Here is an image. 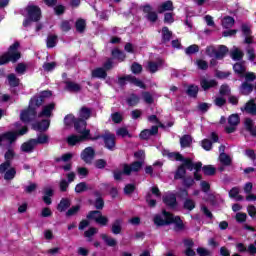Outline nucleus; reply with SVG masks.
I'll list each match as a JSON object with an SVG mask.
<instances>
[{
	"label": "nucleus",
	"mask_w": 256,
	"mask_h": 256,
	"mask_svg": "<svg viewBox=\"0 0 256 256\" xmlns=\"http://www.w3.org/2000/svg\"><path fill=\"white\" fill-rule=\"evenodd\" d=\"M219 159L222 165H231V157H229L227 154L221 153Z\"/></svg>",
	"instance_id": "8fccbe9b"
},
{
	"label": "nucleus",
	"mask_w": 256,
	"mask_h": 256,
	"mask_svg": "<svg viewBox=\"0 0 256 256\" xmlns=\"http://www.w3.org/2000/svg\"><path fill=\"white\" fill-rule=\"evenodd\" d=\"M15 157L13 150H8L5 153V162L0 165V173H5L11 167V160Z\"/></svg>",
	"instance_id": "1a4fd4ad"
},
{
	"label": "nucleus",
	"mask_w": 256,
	"mask_h": 256,
	"mask_svg": "<svg viewBox=\"0 0 256 256\" xmlns=\"http://www.w3.org/2000/svg\"><path fill=\"white\" fill-rule=\"evenodd\" d=\"M242 33L245 35V43L251 45L253 43V37L251 36V28L249 27V25H242Z\"/></svg>",
	"instance_id": "aec40b11"
},
{
	"label": "nucleus",
	"mask_w": 256,
	"mask_h": 256,
	"mask_svg": "<svg viewBox=\"0 0 256 256\" xmlns=\"http://www.w3.org/2000/svg\"><path fill=\"white\" fill-rule=\"evenodd\" d=\"M163 202L168 207L173 208L175 205H177V198L175 197V194L168 192L163 196Z\"/></svg>",
	"instance_id": "4468645a"
},
{
	"label": "nucleus",
	"mask_w": 256,
	"mask_h": 256,
	"mask_svg": "<svg viewBox=\"0 0 256 256\" xmlns=\"http://www.w3.org/2000/svg\"><path fill=\"white\" fill-rule=\"evenodd\" d=\"M228 123H229V126L225 127L226 133H234L236 127L239 125V115L232 114L228 118Z\"/></svg>",
	"instance_id": "9d476101"
},
{
	"label": "nucleus",
	"mask_w": 256,
	"mask_h": 256,
	"mask_svg": "<svg viewBox=\"0 0 256 256\" xmlns=\"http://www.w3.org/2000/svg\"><path fill=\"white\" fill-rule=\"evenodd\" d=\"M196 65H197L198 69H202L203 71H205L207 69V67H209V64H207V61H205V60H198L196 62Z\"/></svg>",
	"instance_id": "338daca9"
},
{
	"label": "nucleus",
	"mask_w": 256,
	"mask_h": 256,
	"mask_svg": "<svg viewBox=\"0 0 256 256\" xmlns=\"http://www.w3.org/2000/svg\"><path fill=\"white\" fill-rule=\"evenodd\" d=\"M206 54L209 57H215L217 59V49H215L214 46H208L206 48Z\"/></svg>",
	"instance_id": "4d7b16f0"
},
{
	"label": "nucleus",
	"mask_w": 256,
	"mask_h": 256,
	"mask_svg": "<svg viewBox=\"0 0 256 256\" xmlns=\"http://www.w3.org/2000/svg\"><path fill=\"white\" fill-rule=\"evenodd\" d=\"M70 206H71V201H69V199L63 198L58 204L57 209L58 211L63 212V211H67V209H69Z\"/></svg>",
	"instance_id": "2f4dec72"
},
{
	"label": "nucleus",
	"mask_w": 256,
	"mask_h": 256,
	"mask_svg": "<svg viewBox=\"0 0 256 256\" xmlns=\"http://www.w3.org/2000/svg\"><path fill=\"white\" fill-rule=\"evenodd\" d=\"M143 11L144 13H146L148 21H152L153 23L157 21V12L153 11V8L151 6H144Z\"/></svg>",
	"instance_id": "dca6fc26"
},
{
	"label": "nucleus",
	"mask_w": 256,
	"mask_h": 256,
	"mask_svg": "<svg viewBox=\"0 0 256 256\" xmlns=\"http://www.w3.org/2000/svg\"><path fill=\"white\" fill-rule=\"evenodd\" d=\"M172 35L173 34L171 33V31H169V28H167V27L162 28V41H164V43L171 41Z\"/></svg>",
	"instance_id": "a19ab883"
},
{
	"label": "nucleus",
	"mask_w": 256,
	"mask_h": 256,
	"mask_svg": "<svg viewBox=\"0 0 256 256\" xmlns=\"http://www.w3.org/2000/svg\"><path fill=\"white\" fill-rule=\"evenodd\" d=\"M73 159V154L72 153H66L60 157H57L55 159L56 163H69Z\"/></svg>",
	"instance_id": "e433bc0d"
},
{
	"label": "nucleus",
	"mask_w": 256,
	"mask_h": 256,
	"mask_svg": "<svg viewBox=\"0 0 256 256\" xmlns=\"http://www.w3.org/2000/svg\"><path fill=\"white\" fill-rule=\"evenodd\" d=\"M101 216V211H92L88 214L87 218L88 219H93L94 221L97 222V219Z\"/></svg>",
	"instance_id": "0e129e2a"
},
{
	"label": "nucleus",
	"mask_w": 256,
	"mask_h": 256,
	"mask_svg": "<svg viewBox=\"0 0 256 256\" xmlns=\"http://www.w3.org/2000/svg\"><path fill=\"white\" fill-rule=\"evenodd\" d=\"M4 179L6 181H11V179H15V175H17V170L15 168H8L5 170Z\"/></svg>",
	"instance_id": "c9c22d12"
},
{
	"label": "nucleus",
	"mask_w": 256,
	"mask_h": 256,
	"mask_svg": "<svg viewBox=\"0 0 256 256\" xmlns=\"http://www.w3.org/2000/svg\"><path fill=\"white\" fill-rule=\"evenodd\" d=\"M57 67V63L55 62H46L43 64L44 71H53Z\"/></svg>",
	"instance_id": "13d9d810"
},
{
	"label": "nucleus",
	"mask_w": 256,
	"mask_h": 256,
	"mask_svg": "<svg viewBox=\"0 0 256 256\" xmlns=\"http://www.w3.org/2000/svg\"><path fill=\"white\" fill-rule=\"evenodd\" d=\"M55 45H57V36L49 35L47 38V47L49 49H52V47H55Z\"/></svg>",
	"instance_id": "49530a36"
},
{
	"label": "nucleus",
	"mask_w": 256,
	"mask_h": 256,
	"mask_svg": "<svg viewBox=\"0 0 256 256\" xmlns=\"http://www.w3.org/2000/svg\"><path fill=\"white\" fill-rule=\"evenodd\" d=\"M192 141H193V139L191 138L190 135H184V136L180 139V145H181L182 148L190 147Z\"/></svg>",
	"instance_id": "58836bf2"
},
{
	"label": "nucleus",
	"mask_w": 256,
	"mask_h": 256,
	"mask_svg": "<svg viewBox=\"0 0 256 256\" xmlns=\"http://www.w3.org/2000/svg\"><path fill=\"white\" fill-rule=\"evenodd\" d=\"M64 123L65 125H73L74 123V127L77 131V133H80V135H70L67 138V143L68 145H77V143H81V141H87V139H91V137H89V133L90 131L87 130V122L84 120H75V116L74 115H67L64 118Z\"/></svg>",
	"instance_id": "f257e3e1"
},
{
	"label": "nucleus",
	"mask_w": 256,
	"mask_h": 256,
	"mask_svg": "<svg viewBox=\"0 0 256 256\" xmlns=\"http://www.w3.org/2000/svg\"><path fill=\"white\" fill-rule=\"evenodd\" d=\"M246 113H250V115H256V104L255 100H250L245 106Z\"/></svg>",
	"instance_id": "473e14b6"
},
{
	"label": "nucleus",
	"mask_w": 256,
	"mask_h": 256,
	"mask_svg": "<svg viewBox=\"0 0 256 256\" xmlns=\"http://www.w3.org/2000/svg\"><path fill=\"white\" fill-rule=\"evenodd\" d=\"M25 133H27V127H23L19 133L17 132H7L5 134H2L0 136V145H7V143L9 145H11V143H13V141H15L17 139V135H25Z\"/></svg>",
	"instance_id": "6e6552de"
},
{
	"label": "nucleus",
	"mask_w": 256,
	"mask_h": 256,
	"mask_svg": "<svg viewBox=\"0 0 256 256\" xmlns=\"http://www.w3.org/2000/svg\"><path fill=\"white\" fill-rule=\"evenodd\" d=\"M200 85L204 91H209V89L217 87V81L215 79L202 78L200 81Z\"/></svg>",
	"instance_id": "ddd939ff"
},
{
	"label": "nucleus",
	"mask_w": 256,
	"mask_h": 256,
	"mask_svg": "<svg viewBox=\"0 0 256 256\" xmlns=\"http://www.w3.org/2000/svg\"><path fill=\"white\" fill-rule=\"evenodd\" d=\"M242 95H249V93H251V91H253V85L247 83V82H244L241 86V89H240Z\"/></svg>",
	"instance_id": "37998d69"
},
{
	"label": "nucleus",
	"mask_w": 256,
	"mask_h": 256,
	"mask_svg": "<svg viewBox=\"0 0 256 256\" xmlns=\"http://www.w3.org/2000/svg\"><path fill=\"white\" fill-rule=\"evenodd\" d=\"M117 137H131V134H129V130L125 127L118 128L116 130Z\"/></svg>",
	"instance_id": "09e8293b"
},
{
	"label": "nucleus",
	"mask_w": 256,
	"mask_h": 256,
	"mask_svg": "<svg viewBox=\"0 0 256 256\" xmlns=\"http://www.w3.org/2000/svg\"><path fill=\"white\" fill-rule=\"evenodd\" d=\"M121 225H123V220L117 219L112 224V233L114 235H119L121 233Z\"/></svg>",
	"instance_id": "c85d7f7f"
},
{
	"label": "nucleus",
	"mask_w": 256,
	"mask_h": 256,
	"mask_svg": "<svg viewBox=\"0 0 256 256\" xmlns=\"http://www.w3.org/2000/svg\"><path fill=\"white\" fill-rule=\"evenodd\" d=\"M228 51L229 49L227 48V46L225 45L219 46L218 50H216V59H223V57H225Z\"/></svg>",
	"instance_id": "72a5a7b5"
},
{
	"label": "nucleus",
	"mask_w": 256,
	"mask_h": 256,
	"mask_svg": "<svg viewBox=\"0 0 256 256\" xmlns=\"http://www.w3.org/2000/svg\"><path fill=\"white\" fill-rule=\"evenodd\" d=\"M28 18L24 20L23 25L29 27L31 21H39L41 19V8L35 5H29L26 8Z\"/></svg>",
	"instance_id": "0eeeda50"
},
{
	"label": "nucleus",
	"mask_w": 256,
	"mask_h": 256,
	"mask_svg": "<svg viewBox=\"0 0 256 256\" xmlns=\"http://www.w3.org/2000/svg\"><path fill=\"white\" fill-rule=\"evenodd\" d=\"M233 69L237 75H240V77H245V71H247V67L245 66V63L238 62L234 64Z\"/></svg>",
	"instance_id": "b1692460"
},
{
	"label": "nucleus",
	"mask_w": 256,
	"mask_h": 256,
	"mask_svg": "<svg viewBox=\"0 0 256 256\" xmlns=\"http://www.w3.org/2000/svg\"><path fill=\"white\" fill-rule=\"evenodd\" d=\"M85 27V20L79 19L78 21H76V31H78V33H83V31H85Z\"/></svg>",
	"instance_id": "3c124183"
},
{
	"label": "nucleus",
	"mask_w": 256,
	"mask_h": 256,
	"mask_svg": "<svg viewBox=\"0 0 256 256\" xmlns=\"http://www.w3.org/2000/svg\"><path fill=\"white\" fill-rule=\"evenodd\" d=\"M229 196L231 199H235L236 201H243V196L239 195V188L234 187L230 190Z\"/></svg>",
	"instance_id": "f704fd0d"
},
{
	"label": "nucleus",
	"mask_w": 256,
	"mask_h": 256,
	"mask_svg": "<svg viewBox=\"0 0 256 256\" xmlns=\"http://www.w3.org/2000/svg\"><path fill=\"white\" fill-rule=\"evenodd\" d=\"M94 157H95V150L92 147H87L81 153V159L82 161H85V163H91Z\"/></svg>",
	"instance_id": "f8f14e48"
},
{
	"label": "nucleus",
	"mask_w": 256,
	"mask_h": 256,
	"mask_svg": "<svg viewBox=\"0 0 256 256\" xmlns=\"http://www.w3.org/2000/svg\"><path fill=\"white\" fill-rule=\"evenodd\" d=\"M199 52V46L198 45H191L188 48H186L185 53L186 55H193V53Z\"/></svg>",
	"instance_id": "6e6d98bb"
},
{
	"label": "nucleus",
	"mask_w": 256,
	"mask_h": 256,
	"mask_svg": "<svg viewBox=\"0 0 256 256\" xmlns=\"http://www.w3.org/2000/svg\"><path fill=\"white\" fill-rule=\"evenodd\" d=\"M100 237L108 247H115L117 245V240L107 234H101Z\"/></svg>",
	"instance_id": "cd10ccee"
},
{
	"label": "nucleus",
	"mask_w": 256,
	"mask_h": 256,
	"mask_svg": "<svg viewBox=\"0 0 256 256\" xmlns=\"http://www.w3.org/2000/svg\"><path fill=\"white\" fill-rule=\"evenodd\" d=\"M80 209H81V206L79 205L73 206L66 212L67 217H73V215H77Z\"/></svg>",
	"instance_id": "864d4df0"
},
{
	"label": "nucleus",
	"mask_w": 256,
	"mask_h": 256,
	"mask_svg": "<svg viewBox=\"0 0 256 256\" xmlns=\"http://www.w3.org/2000/svg\"><path fill=\"white\" fill-rule=\"evenodd\" d=\"M112 55L119 61H124L125 60V53L119 51V49H114L112 50Z\"/></svg>",
	"instance_id": "603ef678"
},
{
	"label": "nucleus",
	"mask_w": 256,
	"mask_h": 256,
	"mask_svg": "<svg viewBox=\"0 0 256 256\" xmlns=\"http://www.w3.org/2000/svg\"><path fill=\"white\" fill-rule=\"evenodd\" d=\"M202 147L205 149V151H211V147H213V144L210 142L209 139H204L202 141Z\"/></svg>",
	"instance_id": "774afa93"
},
{
	"label": "nucleus",
	"mask_w": 256,
	"mask_h": 256,
	"mask_svg": "<svg viewBox=\"0 0 256 256\" xmlns=\"http://www.w3.org/2000/svg\"><path fill=\"white\" fill-rule=\"evenodd\" d=\"M246 51L249 61H255V49L251 46H248Z\"/></svg>",
	"instance_id": "bf43d9fd"
},
{
	"label": "nucleus",
	"mask_w": 256,
	"mask_h": 256,
	"mask_svg": "<svg viewBox=\"0 0 256 256\" xmlns=\"http://www.w3.org/2000/svg\"><path fill=\"white\" fill-rule=\"evenodd\" d=\"M141 167H143V162L141 161H136L131 165L123 164L122 171L121 170L114 171V178L116 179V181H119L122 175H131V173H137V171H139Z\"/></svg>",
	"instance_id": "39448f33"
},
{
	"label": "nucleus",
	"mask_w": 256,
	"mask_h": 256,
	"mask_svg": "<svg viewBox=\"0 0 256 256\" xmlns=\"http://www.w3.org/2000/svg\"><path fill=\"white\" fill-rule=\"evenodd\" d=\"M161 67H163V60L158 59L156 62H153V61L148 62L146 69L150 73H157V71H159Z\"/></svg>",
	"instance_id": "2eb2a0df"
},
{
	"label": "nucleus",
	"mask_w": 256,
	"mask_h": 256,
	"mask_svg": "<svg viewBox=\"0 0 256 256\" xmlns=\"http://www.w3.org/2000/svg\"><path fill=\"white\" fill-rule=\"evenodd\" d=\"M91 117V110L88 108H82L80 110V119L78 121H85Z\"/></svg>",
	"instance_id": "79ce46f5"
},
{
	"label": "nucleus",
	"mask_w": 256,
	"mask_h": 256,
	"mask_svg": "<svg viewBox=\"0 0 256 256\" xmlns=\"http://www.w3.org/2000/svg\"><path fill=\"white\" fill-rule=\"evenodd\" d=\"M75 191L77 193H83V191H87V183L82 182L76 185Z\"/></svg>",
	"instance_id": "e2e57ef3"
},
{
	"label": "nucleus",
	"mask_w": 256,
	"mask_h": 256,
	"mask_svg": "<svg viewBox=\"0 0 256 256\" xmlns=\"http://www.w3.org/2000/svg\"><path fill=\"white\" fill-rule=\"evenodd\" d=\"M103 139L107 149L115 148V134H106L103 136Z\"/></svg>",
	"instance_id": "4be33fe9"
},
{
	"label": "nucleus",
	"mask_w": 256,
	"mask_h": 256,
	"mask_svg": "<svg viewBox=\"0 0 256 256\" xmlns=\"http://www.w3.org/2000/svg\"><path fill=\"white\" fill-rule=\"evenodd\" d=\"M139 100H140L139 96L132 94L127 99V103H128V105H130V107H135V105H137L139 103Z\"/></svg>",
	"instance_id": "a18cd8bd"
},
{
	"label": "nucleus",
	"mask_w": 256,
	"mask_h": 256,
	"mask_svg": "<svg viewBox=\"0 0 256 256\" xmlns=\"http://www.w3.org/2000/svg\"><path fill=\"white\" fill-rule=\"evenodd\" d=\"M36 145H37V140L31 139L30 141L25 142V143L22 144L21 150L24 153H32L33 149H35Z\"/></svg>",
	"instance_id": "a211bd4d"
},
{
	"label": "nucleus",
	"mask_w": 256,
	"mask_h": 256,
	"mask_svg": "<svg viewBox=\"0 0 256 256\" xmlns=\"http://www.w3.org/2000/svg\"><path fill=\"white\" fill-rule=\"evenodd\" d=\"M244 127L249 131L250 134L256 136V125L251 118H246L244 121Z\"/></svg>",
	"instance_id": "5701e85b"
},
{
	"label": "nucleus",
	"mask_w": 256,
	"mask_h": 256,
	"mask_svg": "<svg viewBox=\"0 0 256 256\" xmlns=\"http://www.w3.org/2000/svg\"><path fill=\"white\" fill-rule=\"evenodd\" d=\"M173 9V2L171 0H168L159 5L158 13H165V11H173Z\"/></svg>",
	"instance_id": "393cba45"
},
{
	"label": "nucleus",
	"mask_w": 256,
	"mask_h": 256,
	"mask_svg": "<svg viewBox=\"0 0 256 256\" xmlns=\"http://www.w3.org/2000/svg\"><path fill=\"white\" fill-rule=\"evenodd\" d=\"M8 83L10 87H17V85H19V79L15 74H10L8 75Z\"/></svg>",
	"instance_id": "de8ad7c7"
},
{
	"label": "nucleus",
	"mask_w": 256,
	"mask_h": 256,
	"mask_svg": "<svg viewBox=\"0 0 256 256\" xmlns=\"http://www.w3.org/2000/svg\"><path fill=\"white\" fill-rule=\"evenodd\" d=\"M204 175H215V167L208 165L203 167Z\"/></svg>",
	"instance_id": "680f3d73"
},
{
	"label": "nucleus",
	"mask_w": 256,
	"mask_h": 256,
	"mask_svg": "<svg viewBox=\"0 0 256 256\" xmlns=\"http://www.w3.org/2000/svg\"><path fill=\"white\" fill-rule=\"evenodd\" d=\"M154 223L158 227L163 225H171L173 223L175 225L176 231H181L183 229V221L178 216H173V214L163 210L162 214H158L154 217Z\"/></svg>",
	"instance_id": "7ed1b4c3"
},
{
	"label": "nucleus",
	"mask_w": 256,
	"mask_h": 256,
	"mask_svg": "<svg viewBox=\"0 0 256 256\" xmlns=\"http://www.w3.org/2000/svg\"><path fill=\"white\" fill-rule=\"evenodd\" d=\"M49 125V120H43L42 122L34 126V129H36L37 131H47L49 129Z\"/></svg>",
	"instance_id": "4c0bfd02"
},
{
	"label": "nucleus",
	"mask_w": 256,
	"mask_h": 256,
	"mask_svg": "<svg viewBox=\"0 0 256 256\" xmlns=\"http://www.w3.org/2000/svg\"><path fill=\"white\" fill-rule=\"evenodd\" d=\"M184 207H185V209H188L189 211H193V209H195V201H193L191 199H187L184 202Z\"/></svg>",
	"instance_id": "052dcab7"
},
{
	"label": "nucleus",
	"mask_w": 256,
	"mask_h": 256,
	"mask_svg": "<svg viewBox=\"0 0 256 256\" xmlns=\"http://www.w3.org/2000/svg\"><path fill=\"white\" fill-rule=\"evenodd\" d=\"M186 93L187 95H189V97H197V93H199V86H196V85L188 86Z\"/></svg>",
	"instance_id": "ea45409f"
},
{
	"label": "nucleus",
	"mask_w": 256,
	"mask_h": 256,
	"mask_svg": "<svg viewBox=\"0 0 256 256\" xmlns=\"http://www.w3.org/2000/svg\"><path fill=\"white\" fill-rule=\"evenodd\" d=\"M162 155L164 157H169L172 161H185L183 156L177 152H169L168 150H163Z\"/></svg>",
	"instance_id": "412c9836"
},
{
	"label": "nucleus",
	"mask_w": 256,
	"mask_h": 256,
	"mask_svg": "<svg viewBox=\"0 0 256 256\" xmlns=\"http://www.w3.org/2000/svg\"><path fill=\"white\" fill-rule=\"evenodd\" d=\"M182 163L183 164L178 168L176 172L175 179H183V177H185V173H186L185 168H186V169H189V171H193V169H195L196 172L194 173V177L196 181H201V175L198 172L201 169V167H203V164L201 162H197L193 164L191 159H184Z\"/></svg>",
	"instance_id": "20e7f679"
},
{
	"label": "nucleus",
	"mask_w": 256,
	"mask_h": 256,
	"mask_svg": "<svg viewBox=\"0 0 256 256\" xmlns=\"http://www.w3.org/2000/svg\"><path fill=\"white\" fill-rule=\"evenodd\" d=\"M142 98L148 105H151L153 103V95H151V93L149 92H143Z\"/></svg>",
	"instance_id": "5fc2aeb1"
},
{
	"label": "nucleus",
	"mask_w": 256,
	"mask_h": 256,
	"mask_svg": "<svg viewBox=\"0 0 256 256\" xmlns=\"http://www.w3.org/2000/svg\"><path fill=\"white\" fill-rule=\"evenodd\" d=\"M92 77L97 79H105L107 77V72L103 68H96L92 71Z\"/></svg>",
	"instance_id": "7c9ffc66"
},
{
	"label": "nucleus",
	"mask_w": 256,
	"mask_h": 256,
	"mask_svg": "<svg viewBox=\"0 0 256 256\" xmlns=\"http://www.w3.org/2000/svg\"><path fill=\"white\" fill-rule=\"evenodd\" d=\"M230 56L233 61H241V59H243V51L234 46L230 51Z\"/></svg>",
	"instance_id": "a878e982"
},
{
	"label": "nucleus",
	"mask_w": 256,
	"mask_h": 256,
	"mask_svg": "<svg viewBox=\"0 0 256 256\" xmlns=\"http://www.w3.org/2000/svg\"><path fill=\"white\" fill-rule=\"evenodd\" d=\"M53 109H55V104L54 103H51V104H48L46 106L43 107L42 111L38 114V117L41 118V117H50L51 114L53 113Z\"/></svg>",
	"instance_id": "6ab92c4d"
},
{
	"label": "nucleus",
	"mask_w": 256,
	"mask_h": 256,
	"mask_svg": "<svg viewBox=\"0 0 256 256\" xmlns=\"http://www.w3.org/2000/svg\"><path fill=\"white\" fill-rule=\"evenodd\" d=\"M44 97H51V91H43L40 96H35L30 100L28 109L20 114L23 123H31L37 119V109L43 105Z\"/></svg>",
	"instance_id": "f03ea898"
},
{
	"label": "nucleus",
	"mask_w": 256,
	"mask_h": 256,
	"mask_svg": "<svg viewBox=\"0 0 256 256\" xmlns=\"http://www.w3.org/2000/svg\"><path fill=\"white\" fill-rule=\"evenodd\" d=\"M123 81H128V83H132V85H135L136 87H140V89H145V84H143V81L135 78L134 76L127 75L119 79V83L121 85H123Z\"/></svg>",
	"instance_id": "9b49d317"
},
{
	"label": "nucleus",
	"mask_w": 256,
	"mask_h": 256,
	"mask_svg": "<svg viewBox=\"0 0 256 256\" xmlns=\"http://www.w3.org/2000/svg\"><path fill=\"white\" fill-rule=\"evenodd\" d=\"M157 133H159V126H152L151 129L143 130L140 133V137L141 139H149L151 135H157Z\"/></svg>",
	"instance_id": "f3484780"
},
{
	"label": "nucleus",
	"mask_w": 256,
	"mask_h": 256,
	"mask_svg": "<svg viewBox=\"0 0 256 256\" xmlns=\"http://www.w3.org/2000/svg\"><path fill=\"white\" fill-rule=\"evenodd\" d=\"M222 27H224V29H231V27H233V25H235V19H233V17L231 16H225L222 21Z\"/></svg>",
	"instance_id": "bb28decb"
},
{
	"label": "nucleus",
	"mask_w": 256,
	"mask_h": 256,
	"mask_svg": "<svg viewBox=\"0 0 256 256\" xmlns=\"http://www.w3.org/2000/svg\"><path fill=\"white\" fill-rule=\"evenodd\" d=\"M61 31H70L71 30V23L67 20L62 21L60 24Z\"/></svg>",
	"instance_id": "69168bd1"
},
{
	"label": "nucleus",
	"mask_w": 256,
	"mask_h": 256,
	"mask_svg": "<svg viewBox=\"0 0 256 256\" xmlns=\"http://www.w3.org/2000/svg\"><path fill=\"white\" fill-rule=\"evenodd\" d=\"M17 49H19V42H15L12 46H10L6 54L0 56V65H5L6 63H9V61L15 63V61L21 59V53H19Z\"/></svg>",
	"instance_id": "423d86ee"
},
{
	"label": "nucleus",
	"mask_w": 256,
	"mask_h": 256,
	"mask_svg": "<svg viewBox=\"0 0 256 256\" xmlns=\"http://www.w3.org/2000/svg\"><path fill=\"white\" fill-rule=\"evenodd\" d=\"M66 89L71 93H77V91H81V86L75 82L68 81L66 82Z\"/></svg>",
	"instance_id": "c756f323"
},
{
	"label": "nucleus",
	"mask_w": 256,
	"mask_h": 256,
	"mask_svg": "<svg viewBox=\"0 0 256 256\" xmlns=\"http://www.w3.org/2000/svg\"><path fill=\"white\" fill-rule=\"evenodd\" d=\"M36 145H45V143H49V136L45 134H40L37 139H35Z\"/></svg>",
	"instance_id": "c03bdc74"
}]
</instances>
